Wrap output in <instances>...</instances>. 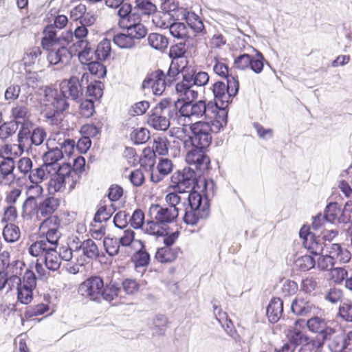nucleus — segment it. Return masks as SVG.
Masks as SVG:
<instances>
[{
  "label": "nucleus",
  "mask_w": 352,
  "mask_h": 352,
  "mask_svg": "<svg viewBox=\"0 0 352 352\" xmlns=\"http://www.w3.org/2000/svg\"><path fill=\"white\" fill-rule=\"evenodd\" d=\"M89 75L84 72L80 80L76 76H72L69 80H63L60 85V92L54 89L46 91L45 106L52 109L54 115L64 111L69 106L67 98L77 100L82 96V87L88 84Z\"/></svg>",
  "instance_id": "f257e3e1"
},
{
  "label": "nucleus",
  "mask_w": 352,
  "mask_h": 352,
  "mask_svg": "<svg viewBox=\"0 0 352 352\" xmlns=\"http://www.w3.org/2000/svg\"><path fill=\"white\" fill-rule=\"evenodd\" d=\"M217 104L212 101L191 100L177 106V116L178 121L188 122V124L197 120L204 118L213 119L217 115Z\"/></svg>",
  "instance_id": "f03ea898"
},
{
  "label": "nucleus",
  "mask_w": 352,
  "mask_h": 352,
  "mask_svg": "<svg viewBox=\"0 0 352 352\" xmlns=\"http://www.w3.org/2000/svg\"><path fill=\"white\" fill-rule=\"evenodd\" d=\"M177 105L170 98L162 99L149 114L147 123L154 129L166 131L172 120L177 119Z\"/></svg>",
  "instance_id": "7ed1b4c3"
},
{
  "label": "nucleus",
  "mask_w": 352,
  "mask_h": 352,
  "mask_svg": "<svg viewBox=\"0 0 352 352\" xmlns=\"http://www.w3.org/2000/svg\"><path fill=\"white\" fill-rule=\"evenodd\" d=\"M214 120L210 122H195L192 124L190 129L192 131V136L188 139L190 140L192 146H196L201 148H207L212 142V132H218L226 125L221 126H216L214 123L218 120H221L218 116L214 118Z\"/></svg>",
  "instance_id": "20e7f679"
},
{
  "label": "nucleus",
  "mask_w": 352,
  "mask_h": 352,
  "mask_svg": "<svg viewBox=\"0 0 352 352\" xmlns=\"http://www.w3.org/2000/svg\"><path fill=\"white\" fill-rule=\"evenodd\" d=\"M56 248L47 247L45 243H38V245H31L28 248V252L32 256L39 257L47 270L54 272L60 266V260Z\"/></svg>",
  "instance_id": "39448f33"
},
{
  "label": "nucleus",
  "mask_w": 352,
  "mask_h": 352,
  "mask_svg": "<svg viewBox=\"0 0 352 352\" xmlns=\"http://www.w3.org/2000/svg\"><path fill=\"white\" fill-rule=\"evenodd\" d=\"M212 92L214 97V102L217 104V116L221 120H218L214 124L218 126L226 125L228 112L226 110L229 102L230 97L227 92L226 85L223 82H217L213 85Z\"/></svg>",
  "instance_id": "423d86ee"
},
{
  "label": "nucleus",
  "mask_w": 352,
  "mask_h": 352,
  "mask_svg": "<svg viewBox=\"0 0 352 352\" xmlns=\"http://www.w3.org/2000/svg\"><path fill=\"white\" fill-rule=\"evenodd\" d=\"M195 181V172L190 167L175 173L171 177L172 187L179 193L190 190L194 187Z\"/></svg>",
  "instance_id": "0eeeda50"
},
{
  "label": "nucleus",
  "mask_w": 352,
  "mask_h": 352,
  "mask_svg": "<svg viewBox=\"0 0 352 352\" xmlns=\"http://www.w3.org/2000/svg\"><path fill=\"white\" fill-rule=\"evenodd\" d=\"M103 280L99 276H91L83 281L78 287V294L85 298L100 302Z\"/></svg>",
  "instance_id": "6e6552de"
},
{
  "label": "nucleus",
  "mask_w": 352,
  "mask_h": 352,
  "mask_svg": "<svg viewBox=\"0 0 352 352\" xmlns=\"http://www.w3.org/2000/svg\"><path fill=\"white\" fill-rule=\"evenodd\" d=\"M47 50L49 51L47 59L50 65L56 67V69H62L69 64L72 58V52L67 47L55 45Z\"/></svg>",
  "instance_id": "1a4fd4ad"
},
{
  "label": "nucleus",
  "mask_w": 352,
  "mask_h": 352,
  "mask_svg": "<svg viewBox=\"0 0 352 352\" xmlns=\"http://www.w3.org/2000/svg\"><path fill=\"white\" fill-rule=\"evenodd\" d=\"M183 76V80L175 85V92L177 96V100L173 104L180 105L182 103L191 100H195L198 97V91L195 89V86L188 80L189 76Z\"/></svg>",
  "instance_id": "9d476101"
},
{
  "label": "nucleus",
  "mask_w": 352,
  "mask_h": 352,
  "mask_svg": "<svg viewBox=\"0 0 352 352\" xmlns=\"http://www.w3.org/2000/svg\"><path fill=\"white\" fill-rule=\"evenodd\" d=\"M148 213L151 219L161 224H168L176 220L179 215V208L152 204L149 208Z\"/></svg>",
  "instance_id": "9b49d317"
},
{
  "label": "nucleus",
  "mask_w": 352,
  "mask_h": 352,
  "mask_svg": "<svg viewBox=\"0 0 352 352\" xmlns=\"http://www.w3.org/2000/svg\"><path fill=\"white\" fill-rule=\"evenodd\" d=\"M63 158V151L59 148L49 149L43 155V163L41 164V169L37 171V175L43 174L49 177L52 172H55L59 166L57 165V162Z\"/></svg>",
  "instance_id": "f8f14e48"
},
{
  "label": "nucleus",
  "mask_w": 352,
  "mask_h": 352,
  "mask_svg": "<svg viewBox=\"0 0 352 352\" xmlns=\"http://www.w3.org/2000/svg\"><path fill=\"white\" fill-rule=\"evenodd\" d=\"M206 148L192 146L186 155V162L200 172L204 173L209 168L210 163L209 157L206 154Z\"/></svg>",
  "instance_id": "ddd939ff"
},
{
  "label": "nucleus",
  "mask_w": 352,
  "mask_h": 352,
  "mask_svg": "<svg viewBox=\"0 0 352 352\" xmlns=\"http://www.w3.org/2000/svg\"><path fill=\"white\" fill-rule=\"evenodd\" d=\"M36 285L34 274L31 271H27L23 277V284L17 290L18 301L24 305L30 303L33 298L32 291Z\"/></svg>",
  "instance_id": "4468645a"
},
{
  "label": "nucleus",
  "mask_w": 352,
  "mask_h": 352,
  "mask_svg": "<svg viewBox=\"0 0 352 352\" xmlns=\"http://www.w3.org/2000/svg\"><path fill=\"white\" fill-rule=\"evenodd\" d=\"M168 85L165 74L162 70H157L151 74L143 81L142 87L144 89L151 88L155 95L160 96L165 91L166 86Z\"/></svg>",
  "instance_id": "2eb2a0df"
},
{
  "label": "nucleus",
  "mask_w": 352,
  "mask_h": 352,
  "mask_svg": "<svg viewBox=\"0 0 352 352\" xmlns=\"http://www.w3.org/2000/svg\"><path fill=\"white\" fill-rule=\"evenodd\" d=\"M34 164L31 158L23 157L20 158L16 163V168L19 173L24 177H28V179H38L43 177V174L37 175V171L41 169V165L33 168Z\"/></svg>",
  "instance_id": "dca6fc26"
},
{
  "label": "nucleus",
  "mask_w": 352,
  "mask_h": 352,
  "mask_svg": "<svg viewBox=\"0 0 352 352\" xmlns=\"http://www.w3.org/2000/svg\"><path fill=\"white\" fill-rule=\"evenodd\" d=\"M326 252L335 265L349 263L351 258L350 252L338 243H332L327 246Z\"/></svg>",
  "instance_id": "f3484780"
},
{
  "label": "nucleus",
  "mask_w": 352,
  "mask_h": 352,
  "mask_svg": "<svg viewBox=\"0 0 352 352\" xmlns=\"http://www.w3.org/2000/svg\"><path fill=\"white\" fill-rule=\"evenodd\" d=\"M60 206V200L55 197H48L39 202L38 220L53 216Z\"/></svg>",
  "instance_id": "a211bd4d"
},
{
  "label": "nucleus",
  "mask_w": 352,
  "mask_h": 352,
  "mask_svg": "<svg viewBox=\"0 0 352 352\" xmlns=\"http://www.w3.org/2000/svg\"><path fill=\"white\" fill-rule=\"evenodd\" d=\"M287 337L288 340L295 346L298 345L302 346L305 343L316 340L315 339H311L301 331L298 321H296L294 326L288 330Z\"/></svg>",
  "instance_id": "6ab92c4d"
},
{
  "label": "nucleus",
  "mask_w": 352,
  "mask_h": 352,
  "mask_svg": "<svg viewBox=\"0 0 352 352\" xmlns=\"http://www.w3.org/2000/svg\"><path fill=\"white\" fill-rule=\"evenodd\" d=\"M15 162L12 157H6L0 162V173L2 177V182L5 184H10L15 180L14 170Z\"/></svg>",
  "instance_id": "aec40b11"
},
{
  "label": "nucleus",
  "mask_w": 352,
  "mask_h": 352,
  "mask_svg": "<svg viewBox=\"0 0 352 352\" xmlns=\"http://www.w3.org/2000/svg\"><path fill=\"white\" fill-rule=\"evenodd\" d=\"M327 340H329V348L332 352H343L349 347L342 331L333 329V333L328 336Z\"/></svg>",
  "instance_id": "412c9836"
},
{
  "label": "nucleus",
  "mask_w": 352,
  "mask_h": 352,
  "mask_svg": "<svg viewBox=\"0 0 352 352\" xmlns=\"http://www.w3.org/2000/svg\"><path fill=\"white\" fill-rule=\"evenodd\" d=\"M15 267H10L8 274V276L6 277V287L8 290H12L16 287L18 290L19 287L23 284L19 276L21 274L23 267L24 266L23 263H16Z\"/></svg>",
  "instance_id": "4be33fe9"
},
{
  "label": "nucleus",
  "mask_w": 352,
  "mask_h": 352,
  "mask_svg": "<svg viewBox=\"0 0 352 352\" xmlns=\"http://www.w3.org/2000/svg\"><path fill=\"white\" fill-rule=\"evenodd\" d=\"M316 306L308 299L302 297L296 298L291 305L294 314L298 316H307L316 310Z\"/></svg>",
  "instance_id": "5701e85b"
},
{
  "label": "nucleus",
  "mask_w": 352,
  "mask_h": 352,
  "mask_svg": "<svg viewBox=\"0 0 352 352\" xmlns=\"http://www.w3.org/2000/svg\"><path fill=\"white\" fill-rule=\"evenodd\" d=\"M48 176L44 175L38 179H29L30 184L26 186L25 195L27 198L38 200L43 197L44 188L41 184L43 181L48 179Z\"/></svg>",
  "instance_id": "b1692460"
},
{
  "label": "nucleus",
  "mask_w": 352,
  "mask_h": 352,
  "mask_svg": "<svg viewBox=\"0 0 352 352\" xmlns=\"http://www.w3.org/2000/svg\"><path fill=\"white\" fill-rule=\"evenodd\" d=\"M188 206L192 209H197L201 211L205 209L206 214H210V202L207 197L202 196L200 193L192 191L188 197Z\"/></svg>",
  "instance_id": "393cba45"
},
{
  "label": "nucleus",
  "mask_w": 352,
  "mask_h": 352,
  "mask_svg": "<svg viewBox=\"0 0 352 352\" xmlns=\"http://www.w3.org/2000/svg\"><path fill=\"white\" fill-rule=\"evenodd\" d=\"M307 326L309 331L322 334L324 340H327L328 336L333 333V329L327 327L324 320L318 317L311 318L308 320Z\"/></svg>",
  "instance_id": "a878e982"
},
{
  "label": "nucleus",
  "mask_w": 352,
  "mask_h": 352,
  "mask_svg": "<svg viewBox=\"0 0 352 352\" xmlns=\"http://www.w3.org/2000/svg\"><path fill=\"white\" fill-rule=\"evenodd\" d=\"M181 72L182 74L186 76H189L191 79L188 80L194 86H204L209 81V76L208 73L205 72H195L193 69L183 67Z\"/></svg>",
  "instance_id": "bb28decb"
},
{
  "label": "nucleus",
  "mask_w": 352,
  "mask_h": 352,
  "mask_svg": "<svg viewBox=\"0 0 352 352\" xmlns=\"http://www.w3.org/2000/svg\"><path fill=\"white\" fill-rule=\"evenodd\" d=\"M182 19L188 23V26L196 33H200L204 30V25L200 17L192 12L186 11L184 9L179 10Z\"/></svg>",
  "instance_id": "cd10ccee"
},
{
  "label": "nucleus",
  "mask_w": 352,
  "mask_h": 352,
  "mask_svg": "<svg viewBox=\"0 0 352 352\" xmlns=\"http://www.w3.org/2000/svg\"><path fill=\"white\" fill-rule=\"evenodd\" d=\"M173 168V164L171 160L167 158L160 159L157 165V170L159 174L152 172L151 175V181L154 183L160 182L164 176L168 175L172 172Z\"/></svg>",
  "instance_id": "c85d7f7f"
},
{
  "label": "nucleus",
  "mask_w": 352,
  "mask_h": 352,
  "mask_svg": "<svg viewBox=\"0 0 352 352\" xmlns=\"http://www.w3.org/2000/svg\"><path fill=\"white\" fill-rule=\"evenodd\" d=\"M283 312V302L279 298H274L267 307V316L271 322H276Z\"/></svg>",
  "instance_id": "c756f323"
},
{
  "label": "nucleus",
  "mask_w": 352,
  "mask_h": 352,
  "mask_svg": "<svg viewBox=\"0 0 352 352\" xmlns=\"http://www.w3.org/2000/svg\"><path fill=\"white\" fill-rule=\"evenodd\" d=\"M122 28L126 29V32L131 35L133 40L142 38L147 33V30L144 25L140 22H136L135 19L131 21L130 23L123 24Z\"/></svg>",
  "instance_id": "7c9ffc66"
},
{
  "label": "nucleus",
  "mask_w": 352,
  "mask_h": 352,
  "mask_svg": "<svg viewBox=\"0 0 352 352\" xmlns=\"http://www.w3.org/2000/svg\"><path fill=\"white\" fill-rule=\"evenodd\" d=\"M206 214L205 209L199 211L197 209H192L190 206H188L185 209V214L184 217V221L188 225H195L200 219H206L208 217Z\"/></svg>",
  "instance_id": "2f4dec72"
},
{
  "label": "nucleus",
  "mask_w": 352,
  "mask_h": 352,
  "mask_svg": "<svg viewBox=\"0 0 352 352\" xmlns=\"http://www.w3.org/2000/svg\"><path fill=\"white\" fill-rule=\"evenodd\" d=\"M38 200L26 198L22 206V217L26 219H31L33 217L38 220Z\"/></svg>",
  "instance_id": "473e14b6"
},
{
  "label": "nucleus",
  "mask_w": 352,
  "mask_h": 352,
  "mask_svg": "<svg viewBox=\"0 0 352 352\" xmlns=\"http://www.w3.org/2000/svg\"><path fill=\"white\" fill-rule=\"evenodd\" d=\"M77 249L81 250L83 255L91 260H95L100 256L98 246L91 239L83 241Z\"/></svg>",
  "instance_id": "72a5a7b5"
},
{
  "label": "nucleus",
  "mask_w": 352,
  "mask_h": 352,
  "mask_svg": "<svg viewBox=\"0 0 352 352\" xmlns=\"http://www.w3.org/2000/svg\"><path fill=\"white\" fill-rule=\"evenodd\" d=\"M173 21L169 11L155 12L152 16V22L155 26L161 29H168Z\"/></svg>",
  "instance_id": "f704fd0d"
},
{
  "label": "nucleus",
  "mask_w": 352,
  "mask_h": 352,
  "mask_svg": "<svg viewBox=\"0 0 352 352\" xmlns=\"http://www.w3.org/2000/svg\"><path fill=\"white\" fill-rule=\"evenodd\" d=\"M177 248H173L168 246H164L158 248L155 254V258L161 263L172 262L177 256Z\"/></svg>",
  "instance_id": "c9c22d12"
},
{
  "label": "nucleus",
  "mask_w": 352,
  "mask_h": 352,
  "mask_svg": "<svg viewBox=\"0 0 352 352\" xmlns=\"http://www.w3.org/2000/svg\"><path fill=\"white\" fill-rule=\"evenodd\" d=\"M148 44L153 49L163 51L168 45V39L163 34L151 33L147 36Z\"/></svg>",
  "instance_id": "e433bc0d"
},
{
  "label": "nucleus",
  "mask_w": 352,
  "mask_h": 352,
  "mask_svg": "<svg viewBox=\"0 0 352 352\" xmlns=\"http://www.w3.org/2000/svg\"><path fill=\"white\" fill-rule=\"evenodd\" d=\"M302 243L304 247L312 254H320L323 250V244L314 234L305 236V240L302 241Z\"/></svg>",
  "instance_id": "4c0bfd02"
},
{
  "label": "nucleus",
  "mask_w": 352,
  "mask_h": 352,
  "mask_svg": "<svg viewBox=\"0 0 352 352\" xmlns=\"http://www.w3.org/2000/svg\"><path fill=\"white\" fill-rule=\"evenodd\" d=\"M44 36L41 41L43 47L45 49L58 45L59 38L56 36V32L52 25H47L43 32Z\"/></svg>",
  "instance_id": "58836bf2"
},
{
  "label": "nucleus",
  "mask_w": 352,
  "mask_h": 352,
  "mask_svg": "<svg viewBox=\"0 0 352 352\" xmlns=\"http://www.w3.org/2000/svg\"><path fill=\"white\" fill-rule=\"evenodd\" d=\"M135 8L142 16H152L157 11V6L150 0H135Z\"/></svg>",
  "instance_id": "ea45409f"
},
{
  "label": "nucleus",
  "mask_w": 352,
  "mask_h": 352,
  "mask_svg": "<svg viewBox=\"0 0 352 352\" xmlns=\"http://www.w3.org/2000/svg\"><path fill=\"white\" fill-rule=\"evenodd\" d=\"M101 290L100 302L102 299L107 302H111L118 296L120 288L115 283H110L109 284H107L105 286L103 285L102 289Z\"/></svg>",
  "instance_id": "a19ab883"
},
{
  "label": "nucleus",
  "mask_w": 352,
  "mask_h": 352,
  "mask_svg": "<svg viewBox=\"0 0 352 352\" xmlns=\"http://www.w3.org/2000/svg\"><path fill=\"white\" fill-rule=\"evenodd\" d=\"M170 34L177 39L186 40L189 38L188 28L182 22H173L169 27Z\"/></svg>",
  "instance_id": "79ce46f5"
},
{
  "label": "nucleus",
  "mask_w": 352,
  "mask_h": 352,
  "mask_svg": "<svg viewBox=\"0 0 352 352\" xmlns=\"http://www.w3.org/2000/svg\"><path fill=\"white\" fill-rule=\"evenodd\" d=\"M111 52V47L110 40L104 38L97 45L95 55L98 60H104L109 57Z\"/></svg>",
  "instance_id": "37998d69"
},
{
  "label": "nucleus",
  "mask_w": 352,
  "mask_h": 352,
  "mask_svg": "<svg viewBox=\"0 0 352 352\" xmlns=\"http://www.w3.org/2000/svg\"><path fill=\"white\" fill-rule=\"evenodd\" d=\"M20 236L19 228L13 223H8L3 230V236L7 242L14 243L19 239Z\"/></svg>",
  "instance_id": "c03bdc74"
},
{
  "label": "nucleus",
  "mask_w": 352,
  "mask_h": 352,
  "mask_svg": "<svg viewBox=\"0 0 352 352\" xmlns=\"http://www.w3.org/2000/svg\"><path fill=\"white\" fill-rule=\"evenodd\" d=\"M46 236L45 240H40L33 243L32 245H38V243H46L47 247H57L58 241L60 237L61 233L59 228H55L44 232Z\"/></svg>",
  "instance_id": "a18cd8bd"
},
{
  "label": "nucleus",
  "mask_w": 352,
  "mask_h": 352,
  "mask_svg": "<svg viewBox=\"0 0 352 352\" xmlns=\"http://www.w3.org/2000/svg\"><path fill=\"white\" fill-rule=\"evenodd\" d=\"M341 214V208L337 203L329 204L324 212V217L327 221L330 223H340V215Z\"/></svg>",
  "instance_id": "49530a36"
},
{
  "label": "nucleus",
  "mask_w": 352,
  "mask_h": 352,
  "mask_svg": "<svg viewBox=\"0 0 352 352\" xmlns=\"http://www.w3.org/2000/svg\"><path fill=\"white\" fill-rule=\"evenodd\" d=\"M118 10V15L120 18L119 23L121 27L123 24L130 23L134 18V14L132 13V8L130 3H123L120 6Z\"/></svg>",
  "instance_id": "de8ad7c7"
},
{
  "label": "nucleus",
  "mask_w": 352,
  "mask_h": 352,
  "mask_svg": "<svg viewBox=\"0 0 352 352\" xmlns=\"http://www.w3.org/2000/svg\"><path fill=\"white\" fill-rule=\"evenodd\" d=\"M48 183V190L50 193L54 194L59 192H63L66 184L64 181L58 176L57 173H52Z\"/></svg>",
  "instance_id": "09e8293b"
},
{
  "label": "nucleus",
  "mask_w": 352,
  "mask_h": 352,
  "mask_svg": "<svg viewBox=\"0 0 352 352\" xmlns=\"http://www.w3.org/2000/svg\"><path fill=\"white\" fill-rule=\"evenodd\" d=\"M10 254L8 251H3L0 252V274L8 275L10 272L8 268L10 267H15L16 263H23L20 261H10Z\"/></svg>",
  "instance_id": "8fccbe9b"
},
{
  "label": "nucleus",
  "mask_w": 352,
  "mask_h": 352,
  "mask_svg": "<svg viewBox=\"0 0 352 352\" xmlns=\"http://www.w3.org/2000/svg\"><path fill=\"white\" fill-rule=\"evenodd\" d=\"M113 42L120 48H132L135 45V40L127 32L126 34L120 33L115 35Z\"/></svg>",
  "instance_id": "3c124183"
},
{
  "label": "nucleus",
  "mask_w": 352,
  "mask_h": 352,
  "mask_svg": "<svg viewBox=\"0 0 352 352\" xmlns=\"http://www.w3.org/2000/svg\"><path fill=\"white\" fill-rule=\"evenodd\" d=\"M41 223L39 230L42 233L55 228H60V221L57 216L45 217Z\"/></svg>",
  "instance_id": "603ef678"
},
{
  "label": "nucleus",
  "mask_w": 352,
  "mask_h": 352,
  "mask_svg": "<svg viewBox=\"0 0 352 352\" xmlns=\"http://www.w3.org/2000/svg\"><path fill=\"white\" fill-rule=\"evenodd\" d=\"M294 264L297 268L302 271H307L315 266L316 261L312 256L309 255H304L298 258L295 261Z\"/></svg>",
  "instance_id": "864d4df0"
},
{
  "label": "nucleus",
  "mask_w": 352,
  "mask_h": 352,
  "mask_svg": "<svg viewBox=\"0 0 352 352\" xmlns=\"http://www.w3.org/2000/svg\"><path fill=\"white\" fill-rule=\"evenodd\" d=\"M347 271L344 267H334L330 270V279L336 284H341L347 278Z\"/></svg>",
  "instance_id": "5fc2aeb1"
},
{
  "label": "nucleus",
  "mask_w": 352,
  "mask_h": 352,
  "mask_svg": "<svg viewBox=\"0 0 352 352\" xmlns=\"http://www.w3.org/2000/svg\"><path fill=\"white\" fill-rule=\"evenodd\" d=\"M132 140L136 144H141L146 142L150 136L149 131L144 128L135 129L131 135Z\"/></svg>",
  "instance_id": "6e6d98bb"
},
{
  "label": "nucleus",
  "mask_w": 352,
  "mask_h": 352,
  "mask_svg": "<svg viewBox=\"0 0 352 352\" xmlns=\"http://www.w3.org/2000/svg\"><path fill=\"white\" fill-rule=\"evenodd\" d=\"M160 223L153 219L149 221L142 227L145 233L151 235L162 236L164 230L160 226Z\"/></svg>",
  "instance_id": "4d7b16f0"
},
{
  "label": "nucleus",
  "mask_w": 352,
  "mask_h": 352,
  "mask_svg": "<svg viewBox=\"0 0 352 352\" xmlns=\"http://www.w3.org/2000/svg\"><path fill=\"white\" fill-rule=\"evenodd\" d=\"M89 72L98 78H103L106 74L105 67L98 61H91L86 64Z\"/></svg>",
  "instance_id": "13d9d810"
},
{
  "label": "nucleus",
  "mask_w": 352,
  "mask_h": 352,
  "mask_svg": "<svg viewBox=\"0 0 352 352\" xmlns=\"http://www.w3.org/2000/svg\"><path fill=\"white\" fill-rule=\"evenodd\" d=\"M103 245L109 256H115L118 254L120 243L116 239L105 238L103 241Z\"/></svg>",
  "instance_id": "bf43d9fd"
},
{
  "label": "nucleus",
  "mask_w": 352,
  "mask_h": 352,
  "mask_svg": "<svg viewBox=\"0 0 352 352\" xmlns=\"http://www.w3.org/2000/svg\"><path fill=\"white\" fill-rule=\"evenodd\" d=\"M338 315L343 320L352 322V302L348 300L343 302L339 307Z\"/></svg>",
  "instance_id": "052dcab7"
},
{
  "label": "nucleus",
  "mask_w": 352,
  "mask_h": 352,
  "mask_svg": "<svg viewBox=\"0 0 352 352\" xmlns=\"http://www.w3.org/2000/svg\"><path fill=\"white\" fill-rule=\"evenodd\" d=\"M334 265L335 263L327 252L325 254L320 256L317 260V267L322 271H330Z\"/></svg>",
  "instance_id": "680f3d73"
},
{
  "label": "nucleus",
  "mask_w": 352,
  "mask_h": 352,
  "mask_svg": "<svg viewBox=\"0 0 352 352\" xmlns=\"http://www.w3.org/2000/svg\"><path fill=\"white\" fill-rule=\"evenodd\" d=\"M31 133L28 129H21L18 133V142L17 149L19 153L22 154L26 148L25 143L30 139Z\"/></svg>",
  "instance_id": "e2e57ef3"
},
{
  "label": "nucleus",
  "mask_w": 352,
  "mask_h": 352,
  "mask_svg": "<svg viewBox=\"0 0 352 352\" xmlns=\"http://www.w3.org/2000/svg\"><path fill=\"white\" fill-rule=\"evenodd\" d=\"M41 52L38 47H35L28 50L23 57L24 64L25 65H31L36 63Z\"/></svg>",
  "instance_id": "0e129e2a"
},
{
  "label": "nucleus",
  "mask_w": 352,
  "mask_h": 352,
  "mask_svg": "<svg viewBox=\"0 0 352 352\" xmlns=\"http://www.w3.org/2000/svg\"><path fill=\"white\" fill-rule=\"evenodd\" d=\"M103 85L100 81H94L87 87V94L89 96H93L96 98H100L102 96Z\"/></svg>",
  "instance_id": "69168bd1"
},
{
  "label": "nucleus",
  "mask_w": 352,
  "mask_h": 352,
  "mask_svg": "<svg viewBox=\"0 0 352 352\" xmlns=\"http://www.w3.org/2000/svg\"><path fill=\"white\" fill-rule=\"evenodd\" d=\"M264 60L263 54L261 52H258L255 56L252 57L250 67L256 74H260L263 69Z\"/></svg>",
  "instance_id": "338daca9"
},
{
  "label": "nucleus",
  "mask_w": 352,
  "mask_h": 352,
  "mask_svg": "<svg viewBox=\"0 0 352 352\" xmlns=\"http://www.w3.org/2000/svg\"><path fill=\"white\" fill-rule=\"evenodd\" d=\"M350 221H352V201L346 203L340 215V223H347Z\"/></svg>",
  "instance_id": "774afa93"
}]
</instances>
